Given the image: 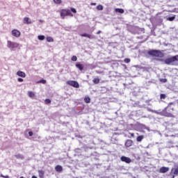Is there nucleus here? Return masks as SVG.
I'll return each instance as SVG.
<instances>
[{
    "instance_id": "f257e3e1",
    "label": "nucleus",
    "mask_w": 178,
    "mask_h": 178,
    "mask_svg": "<svg viewBox=\"0 0 178 178\" xmlns=\"http://www.w3.org/2000/svg\"><path fill=\"white\" fill-rule=\"evenodd\" d=\"M170 105H173V103H169L168 106L165 107L164 109H159L153 111V113H156V115H160L161 116H165L166 118L172 117V113L168 112L169 108H170Z\"/></svg>"
},
{
    "instance_id": "f03ea898",
    "label": "nucleus",
    "mask_w": 178,
    "mask_h": 178,
    "mask_svg": "<svg viewBox=\"0 0 178 178\" xmlns=\"http://www.w3.org/2000/svg\"><path fill=\"white\" fill-rule=\"evenodd\" d=\"M176 62H178V55L172 56L164 60V63L168 66H177Z\"/></svg>"
},
{
    "instance_id": "7ed1b4c3",
    "label": "nucleus",
    "mask_w": 178,
    "mask_h": 178,
    "mask_svg": "<svg viewBox=\"0 0 178 178\" xmlns=\"http://www.w3.org/2000/svg\"><path fill=\"white\" fill-rule=\"evenodd\" d=\"M148 55L150 56H155L156 58H163L165 54L161 50L151 49L147 51Z\"/></svg>"
},
{
    "instance_id": "20e7f679",
    "label": "nucleus",
    "mask_w": 178,
    "mask_h": 178,
    "mask_svg": "<svg viewBox=\"0 0 178 178\" xmlns=\"http://www.w3.org/2000/svg\"><path fill=\"white\" fill-rule=\"evenodd\" d=\"M7 47L11 51H16V48H19V43L8 40L7 42Z\"/></svg>"
},
{
    "instance_id": "39448f33",
    "label": "nucleus",
    "mask_w": 178,
    "mask_h": 178,
    "mask_svg": "<svg viewBox=\"0 0 178 178\" xmlns=\"http://www.w3.org/2000/svg\"><path fill=\"white\" fill-rule=\"evenodd\" d=\"M61 19H65L66 16H73L70 10L63 9L60 11Z\"/></svg>"
},
{
    "instance_id": "423d86ee",
    "label": "nucleus",
    "mask_w": 178,
    "mask_h": 178,
    "mask_svg": "<svg viewBox=\"0 0 178 178\" xmlns=\"http://www.w3.org/2000/svg\"><path fill=\"white\" fill-rule=\"evenodd\" d=\"M175 176H178V167L172 168L170 173V178H175Z\"/></svg>"
},
{
    "instance_id": "0eeeda50",
    "label": "nucleus",
    "mask_w": 178,
    "mask_h": 178,
    "mask_svg": "<svg viewBox=\"0 0 178 178\" xmlns=\"http://www.w3.org/2000/svg\"><path fill=\"white\" fill-rule=\"evenodd\" d=\"M67 84H68V86H71L72 87H74V88H79V87H80L79 82L76 81H67Z\"/></svg>"
},
{
    "instance_id": "6e6552de",
    "label": "nucleus",
    "mask_w": 178,
    "mask_h": 178,
    "mask_svg": "<svg viewBox=\"0 0 178 178\" xmlns=\"http://www.w3.org/2000/svg\"><path fill=\"white\" fill-rule=\"evenodd\" d=\"M120 161H122V162H125V163H131V159L125 156H122L120 157Z\"/></svg>"
},
{
    "instance_id": "1a4fd4ad",
    "label": "nucleus",
    "mask_w": 178,
    "mask_h": 178,
    "mask_svg": "<svg viewBox=\"0 0 178 178\" xmlns=\"http://www.w3.org/2000/svg\"><path fill=\"white\" fill-rule=\"evenodd\" d=\"M12 34L14 37H16V38H19V37H20V31L17 29H13L12 31Z\"/></svg>"
},
{
    "instance_id": "9d476101",
    "label": "nucleus",
    "mask_w": 178,
    "mask_h": 178,
    "mask_svg": "<svg viewBox=\"0 0 178 178\" xmlns=\"http://www.w3.org/2000/svg\"><path fill=\"white\" fill-rule=\"evenodd\" d=\"M171 118L172 124H178V116H173V115L172 114Z\"/></svg>"
},
{
    "instance_id": "9b49d317",
    "label": "nucleus",
    "mask_w": 178,
    "mask_h": 178,
    "mask_svg": "<svg viewBox=\"0 0 178 178\" xmlns=\"http://www.w3.org/2000/svg\"><path fill=\"white\" fill-rule=\"evenodd\" d=\"M17 76L22 77V79L26 78V73L23 71L19 70L16 73Z\"/></svg>"
},
{
    "instance_id": "f8f14e48",
    "label": "nucleus",
    "mask_w": 178,
    "mask_h": 178,
    "mask_svg": "<svg viewBox=\"0 0 178 178\" xmlns=\"http://www.w3.org/2000/svg\"><path fill=\"white\" fill-rule=\"evenodd\" d=\"M76 69H79L81 72L84 70V65L81 63H76L75 65Z\"/></svg>"
},
{
    "instance_id": "ddd939ff",
    "label": "nucleus",
    "mask_w": 178,
    "mask_h": 178,
    "mask_svg": "<svg viewBox=\"0 0 178 178\" xmlns=\"http://www.w3.org/2000/svg\"><path fill=\"white\" fill-rule=\"evenodd\" d=\"M169 172V167H161L159 170V173H166Z\"/></svg>"
},
{
    "instance_id": "4468645a",
    "label": "nucleus",
    "mask_w": 178,
    "mask_h": 178,
    "mask_svg": "<svg viewBox=\"0 0 178 178\" xmlns=\"http://www.w3.org/2000/svg\"><path fill=\"white\" fill-rule=\"evenodd\" d=\"M133 143H134L133 140L128 139L125 142V146L129 148V147H131V145H133Z\"/></svg>"
},
{
    "instance_id": "2eb2a0df",
    "label": "nucleus",
    "mask_w": 178,
    "mask_h": 178,
    "mask_svg": "<svg viewBox=\"0 0 178 178\" xmlns=\"http://www.w3.org/2000/svg\"><path fill=\"white\" fill-rule=\"evenodd\" d=\"M81 37H86L87 38H90V40H92L94 38V35H90L88 33H82L81 34Z\"/></svg>"
},
{
    "instance_id": "dca6fc26",
    "label": "nucleus",
    "mask_w": 178,
    "mask_h": 178,
    "mask_svg": "<svg viewBox=\"0 0 178 178\" xmlns=\"http://www.w3.org/2000/svg\"><path fill=\"white\" fill-rule=\"evenodd\" d=\"M24 24H31V19L29 17L24 18Z\"/></svg>"
},
{
    "instance_id": "f3484780",
    "label": "nucleus",
    "mask_w": 178,
    "mask_h": 178,
    "mask_svg": "<svg viewBox=\"0 0 178 178\" xmlns=\"http://www.w3.org/2000/svg\"><path fill=\"white\" fill-rule=\"evenodd\" d=\"M144 140V135H140V136H138L137 138H136V141L138 143H141V141H143Z\"/></svg>"
},
{
    "instance_id": "a211bd4d",
    "label": "nucleus",
    "mask_w": 178,
    "mask_h": 178,
    "mask_svg": "<svg viewBox=\"0 0 178 178\" xmlns=\"http://www.w3.org/2000/svg\"><path fill=\"white\" fill-rule=\"evenodd\" d=\"M56 169V172H62L63 170V168L62 167V165H56L55 167Z\"/></svg>"
},
{
    "instance_id": "6ab92c4d",
    "label": "nucleus",
    "mask_w": 178,
    "mask_h": 178,
    "mask_svg": "<svg viewBox=\"0 0 178 178\" xmlns=\"http://www.w3.org/2000/svg\"><path fill=\"white\" fill-rule=\"evenodd\" d=\"M115 12H116V13H124V10L122 8H115Z\"/></svg>"
},
{
    "instance_id": "aec40b11",
    "label": "nucleus",
    "mask_w": 178,
    "mask_h": 178,
    "mask_svg": "<svg viewBox=\"0 0 178 178\" xmlns=\"http://www.w3.org/2000/svg\"><path fill=\"white\" fill-rule=\"evenodd\" d=\"M28 95L30 98H34V97H35L34 92L31 91L28 92Z\"/></svg>"
},
{
    "instance_id": "412c9836",
    "label": "nucleus",
    "mask_w": 178,
    "mask_h": 178,
    "mask_svg": "<svg viewBox=\"0 0 178 178\" xmlns=\"http://www.w3.org/2000/svg\"><path fill=\"white\" fill-rule=\"evenodd\" d=\"M84 102H86V104H90V102H91V99L90 98V97H85Z\"/></svg>"
},
{
    "instance_id": "4be33fe9",
    "label": "nucleus",
    "mask_w": 178,
    "mask_h": 178,
    "mask_svg": "<svg viewBox=\"0 0 178 178\" xmlns=\"http://www.w3.org/2000/svg\"><path fill=\"white\" fill-rule=\"evenodd\" d=\"M15 158H17V159H24V156L20 154H16Z\"/></svg>"
},
{
    "instance_id": "5701e85b",
    "label": "nucleus",
    "mask_w": 178,
    "mask_h": 178,
    "mask_svg": "<svg viewBox=\"0 0 178 178\" xmlns=\"http://www.w3.org/2000/svg\"><path fill=\"white\" fill-rule=\"evenodd\" d=\"M38 39L40 40V41H44V40H45V36L43 35H40L38 36Z\"/></svg>"
},
{
    "instance_id": "b1692460",
    "label": "nucleus",
    "mask_w": 178,
    "mask_h": 178,
    "mask_svg": "<svg viewBox=\"0 0 178 178\" xmlns=\"http://www.w3.org/2000/svg\"><path fill=\"white\" fill-rule=\"evenodd\" d=\"M176 19V15H174L172 17H169L167 18V20H168L169 22H173V20H175Z\"/></svg>"
},
{
    "instance_id": "393cba45",
    "label": "nucleus",
    "mask_w": 178,
    "mask_h": 178,
    "mask_svg": "<svg viewBox=\"0 0 178 178\" xmlns=\"http://www.w3.org/2000/svg\"><path fill=\"white\" fill-rule=\"evenodd\" d=\"M46 40L47 42H54V38H52V37L48 36Z\"/></svg>"
},
{
    "instance_id": "a878e982",
    "label": "nucleus",
    "mask_w": 178,
    "mask_h": 178,
    "mask_svg": "<svg viewBox=\"0 0 178 178\" xmlns=\"http://www.w3.org/2000/svg\"><path fill=\"white\" fill-rule=\"evenodd\" d=\"M38 173H39V177H44V172L43 170H39L38 171Z\"/></svg>"
},
{
    "instance_id": "bb28decb",
    "label": "nucleus",
    "mask_w": 178,
    "mask_h": 178,
    "mask_svg": "<svg viewBox=\"0 0 178 178\" xmlns=\"http://www.w3.org/2000/svg\"><path fill=\"white\" fill-rule=\"evenodd\" d=\"M97 10H104V6L102 5H98L96 8Z\"/></svg>"
},
{
    "instance_id": "cd10ccee",
    "label": "nucleus",
    "mask_w": 178,
    "mask_h": 178,
    "mask_svg": "<svg viewBox=\"0 0 178 178\" xmlns=\"http://www.w3.org/2000/svg\"><path fill=\"white\" fill-rule=\"evenodd\" d=\"M169 145L168 148H175V143L173 142L170 141Z\"/></svg>"
},
{
    "instance_id": "c85d7f7f",
    "label": "nucleus",
    "mask_w": 178,
    "mask_h": 178,
    "mask_svg": "<svg viewBox=\"0 0 178 178\" xmlns=\"http://www.w3.org/2000/svg\"><path fill=\"white\" fill-rule=\"evenodd\" d=\"M92 82L94 83V84H99V79L95 78V79H93Z\"/></svg>"
},
{
    "instance_id": "c756f323",
    "label": "nucleus",
    "mask_w": 178,
    "mask_h": 178,
    "mask_svg": "<svg viewBox=\"0 0 178 178\" xmlns=\"http://www.w3.org/2000/svg\"><path fill=\"white\" fill-rule=\"evenodd\" d=\"M54 2L57 5H60V3H62V0H54Z\"/></svg>"
},
{
    "instance_id": "7c9ffc66",
    "label": "nucleus",
    "mask_w": 178,
    "mask_h": 178,
    "mask_svg": "<svg viewBox=\"0 0 178 178\" xmlns=\"http://www.w3.org/2000/svg\"><path fill=\"white\" fill-rule=\"evenodd\" d=\"M71 60H72V62H76V61H77V56H73L71 58Z\"/></svg>"
},
{
    "instance_id": "2f4dec72",
    "label": "nucleus",
    "mask_w": 178,
    "mask_h": 178,
    "mask_svg": "<svg viewBox=\"0 0 178 178\" xmlns=\"http://www.w3.org/2000/svg\"><path fill=\"white\" fill-rule=\"evenodd\" d=\"M160 99H166V95H165V94H161V95H160Z\"/></svg>"
},
{
    "instance_id": "473e14b6",
    "label": "nucleus",
    "mask_w": 178,
    "mask_h": 178,
    "mask_svg": "<svg viewBox=\"0 0 178 178\" xmlns=\"http://www.w3.org/2000/svg\"><path fill=\"white\" fill-rule=\"evenodd\" d=\"M159 80H160L161 83H167L168 82L167 79H160Z\"/></svg>"
},
{
    "instance_id": "72a5a7b5",
    "label": "nucleus",
    "mask_w": 178,
    "mask_h": 178,
    "mask_svg": "<svg viewBox=\"0 0 178 178\" xmlns=\"http://www.w3.org/2000/svg\"><path fill=\"white\" fill-rule=\"evenodd\" d=\"M44 103H45L47 105H48L49 104H51V99H46L44 100Z\"/></svg>"
},
{
    "instance_id": "f704fd0d",
    "label": "nucleus",
    "mask_w": 178,
    "mask_h": 178,
    "mask_svg": "<svg viewBox=\"0 0 178 178\" xmlns=\"http://www.w3.org/2000/svg\"><path fill=\"white\" fill-rule=\"evenodd\" d=\"M70 12H72V13H77V10L74 8H71Z\"/></svg>"
},
{
    "instance_id": "c9c22d12",
    "label": "nucleus",
    "mask_w": 178,
    "mask_h": 178,
    "mask_svg": "<svg viewBox=\"0 0 178 178\" xmlns=\"http://www.w3.org/2000/svg\"><path fill=\"white\" fill-rule=\"evenodd\" d=\"M38 83H41L42 84H45L47 83V81L44 79H41L38 81Z\"/></svg>"
},
{
    "instance_id": "e433bc0d",
    "label": "nucleus",
    "mask_w": 178,
    "mask_h": 178,
    "mask_svg": "<svg viewBox=\"0 0 178 178\" xmlns=\"http://www.w3.org/2000/svg\"><path fill=\"white\" fill-rule=\"evenodd\" d=\"M130 58H125L124 60V63H130Z\"/></svg>"
},
{
    "instance_id": "4c0bfd02",
    "label": "nucleus",
    "mask_w": 178,
    "mask_h": 178,
    "mask_svg": "<svg viewBox=\"0 0 178 178\" xmlns=\"http://www.w3.org/2000/svg\"><path fill=\"white\" fill-rule=\"evenodd\" d=\"M140 126L142 127V129H144L145 130V129H147V126L144 124H140Z\"/></svg>"
},
{
    "instance_id": "58836bf2",
    "label": "nucleus",
    "mask_w": 178,
    "mask_h": 178,
    "mask_svg": "<svg viewBox=\"0 0 178 178\" xmlns=\"http://www.w3.org/2000/svg\"><path fill=\"white\" fill-rule=\"evenodd\" d=\"M17 81H19V83H23L24 80L22 78H18Z\"/></svg>"
},
{
    "instance_id": "ea45409f",
    "label": "nucleus",
    "mask_w": 178,
    "mask_h": 178,
    "mask_svg": "<svg viewBox=\"0 0 178 178\" xmlns=\"http://www.w3.org/2000/svg\"><path fill=\"white\" fill-rule=\"evenodd\" d=\"M0 177H3V178H9V176H8V175L4 176V175H2V174L0 175Z\"/></svg>"
},
{
    "instance_id": "a19ab883",
    "label": "nucleus",
    "mask_w": 178,
    "mask_h": 178,
    "mask_svg": "<svg viewBox=\"0 0 178 178\" xmlns=\"http://www.w3.org/2000/svg\"><path fill=\"white\" fill-rule=\"evenodd\" d=\"M29 137H33V131H29Z\"/></svg>"
},
{
    "instance_id": "79ce46f5",
    "label": "nucleus",
    "mask_w": 178,
    "mask_h": 178,
    "mask_svg": "<svg viewBox=\"0 0 178 178\" xmlns=\"http://www.w3.org/2000/svg\"><path fill=\"white\" fill-rule=\"evenodd\" d=\"M156 60H158L159 62H163V59L162 58H156Z\"/></svg>"
},
{
    "instance_id": "37998d69",
    "label": "nucleus",
    "mask_w": 178,
    "mask_h": 178,
    "mask_svg": "<svg viewBox=\"0 0 178 178\" xmlns=\"http://www.w3.org/2000/svg\"><path fill=\"white\" fill-rule=\"evenodd\" d=\"M147 111H148L149 112H152V113H154V111H155V110H152V109H151V108H147Z\"/></svg>"
},
{
    "instance_id": "c03bdc74",
    "label": "nucleus",
    "mask_w": 178,
    "mask_h": 178,
    "mask_svg": "<svg viewBox=\"0 0 178 178\" xmlns=\"http://www.w3.org/2000/svg\"><path fill=\"white\" fill-rule=\"evenodd\" d=\"M145 130H147V131H150L149 127H146V128L145 129Z\"/></svg>"
},
{
    "instance_id": "a18cd8bd",
    "label": "nucleus",
    "mask_w": 178,
    "mask_h": 178,
    "mask_svg": "<svg viewBox=\"0 0 178 178\" xmlns=\"http://www.w3.org/2000/svg\"><path fill=\"white\" fill-rule=\"evenodd\" d=\"M91 5L95 6V5H97V3H92Z\"/></svg>"
},
{
    "instance_id": "49530a36",
    "label": "nucleus",
    "mask_w": 178,
    "mask_h": 178,
    "mask_svg": "<svg viewBox=\"0 0 178 178\" xmlns=\"http://www.w3.org/2000/svg\"><path fill=\"white\" fill-rule=\"evenodd\" d=\"M101 33H102L101 31H98L97 32V34H101Z\"/></svg>"
},
{
    "instance_id": "de8ad7c7",
    "label": "nucleus",
    "mask_w": 178,
    "mask_h": 178,
    "mask_svg": "<svg viewBox=\"0 0 178 178\" xmlns=\"http://www.w3.org/2000/svg\"><path fill=\"white\" fill-rule=\"evenodd\" d=\"M131 137H134V134H131Z\"/></svg>"
}]
</instances>
